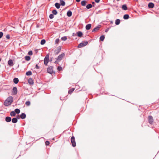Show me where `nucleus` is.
I'll return each instance as SVG.
<instances>
[{"instance_id":"c756f323","label":"nucleus","mask_w":159,"mask_h":159,"mask_svg":"<svg viewBox=\"0 0 159 159\" xmlns=\"http://www.w3.org/2000/svg\"><path fill=\"white\" fill-rule=\"evenodd\" d=\"M46 41L44 39H43L41 41V45H43L45 43Z\"/></svg>"},{"instance_id":"4c0bfd02","label":"nucleus","mask_w":159,"mask_h":159,"mask_svg":"<svg viewBox=\"0 0 159 159\" xmlns=\"http://www.w3.org/2000/svg\"><path fill=\"white\" fill-rule=\"evenodd\" d=\"M28 54L29 55H32L33 54L32 52L31 51H30L29 52Z\"/></svg>"},{"instance_id":"a19ab883","label":"nucleus","mask_w":159,"mask_h":159,"mask_svg":"<svg viewBox=\"0 0 159 159\" xmlns=\"http://www.w3.org/2000/svg\"><path fill=\"white\" fill-rule=\"evenodd\" d=\"M59 41V39H57L55 40V43H58Z\"/></svg>"},{"instance_id":"ea45409f","label":"nucleus","mask_w":159,"mask_h":159,"mask_svg":"<svg viewBox=\"0 0 159 159\" xmlns=\"http://www.w3.org/2000/svg\"><path fill=\"white\" fill-rule=\"evenodd\" d=\"M49 142L48 141H46L45 142V144L46 145H48L49 144Z\"/></svg>"},{"instance_id":"4468645a","label":"nucleus","mask_w":159,"mask_h":159,"mask_svg":"<svg viewBox=\"0 0 159 159\" xmlns=\"http://www.w3.org/2000/svg\"><path fill=\"white\" fill-rule=\"evenodd\" d=\"M77 35L79 37H81L83 35V33L80 31H79L77 33Z\"/></svg>"},{"instance_id":"c9c22d12","label":"nucleus","mask_w":159,"mask_h":159,"mask_svg":"<svg viewBox=\"0 0 159 159\" xmlns=\"http://www.w3.org/2000/svg\"><path fill=\"white\" fill-rule=\"evenodd\" d=\"M52 13L54 15H56L57 13V11L56 10H53L52 11Z\"/></svg>"},{"instance_id":"473e14b6","label":"nucleus","mask_w":159,"mask_h":159,"mask_svg":"<svg viewBox=\"0 0 159 159\" xmlns=\"http://www.w3.org/2000/svg\"><path fill=\"white\" fill-rule=\"evenodd\" d=\"M74 88H72L71 89H70L69 91V94H71L74 91Z\"/></svg>"},{"instance_id":"9b49d317","label":"nucleus","mask_w":159,"mask_h":159,"mask_svg":"<svg viewBox=\"0 0 159 159\" xmlns=\"http://www.w3.org/2000/svg\"><path fill=\"white\" fill-rule=\"evenodd\" d=\"M28 83L30 84H32L34 83V81L33 79L31 78H30L28 80Z\"/></svg>"},{"instance_id":"f3484780","label":"nucleus","mask_w":159,"mask_h":159,"mask_svg":"<svg viewBox=\"0 0 159 159\" xmlns=\"http://www.w3.org/2000/svg\"><path fill=\"white\" fill-rule=\"evenodd\" d=\"M55 6L57 8L59 9L60 7V4L58 3H56L55 4Z\"/></svg>"},{"instance_id":"72a5a7b5","label":"nucleus","mask_w":159,"mask_h":159,"mask_svg":"<svg viewBox=\"0 0 159 159\" xmlns=\"http://www.w3.org/2000/svg\"><path fill=\"white\" fill-rule=\"evenodd\" d=\"M25 104L27 106H29L30 104V102L29 101H27L26 102Z\"/></svg>"},{"instance_id":"39448f33","label":"nucleus","mask_w":159,"mask_h":159,"mask_svg":"<svg viewBox=\"0 0 159 159\" xmlns=\"http://www.w3.org/2000/svg\"><path fill=\"white\" fill-rule=\"evenodd\" d=\"M47 72L51 74H52L53 72V67L52 66H50L48 68Z\"/></svg>"},{"instance_id":"58836bf2","label":"nucleus","mask_w":159,"mask_h":159,"mask_svg":"<svg viewBox=\"0 0 159 159\" xmlns=\"http://www.w3.org/2000/svg\"><path fill=\"white\" fill-rule=\"evenodd\" d=\"M3 35V33L2 32H0V39L1 38Z\"/></svg>"},{"instance_id":"e433bc0d","label":"nucleus","mask_w":159,"mask_h":159,"mask_svg":"<svg viewBox=\"0 0 159 159\" xmlns=\"http://www.w3.org/2000/svg\"><path fill=\"white\" fill-rule=\"evenodd\" d=\"M54 16L53 14H51L49 16V18L51 19H52L53 18Z\"/></svg>"},{"instance_id":"1a4fd4ad","label":"nucleus","mask_w":159,"mask_h":159,"mask_svg":"<svg viewBox=\"0 0 159 159\" xmlns=\"http://www.w3.org/2000/svg\"><path fill=\"white\" fill-rule=\"evenodd\" d=\"M8 64L10 66H12L13 65V62L12 60H9L8 61Z\"/></svg>"},{"instance_id":"b1692460","label":"nucleus","mask_w":159,"mask_h":159,"mask_svg":"<svg viewBox=\"0 0 159 159\" xmlns=\"http://www.w3.org/2000/svg\"><path fill=\"white\" fill-rule=\"evenodd\" d=\"M120 23V20L119 19H117L115 21V24L116 25H119Z\"/></svg>"},{"instance_id":"c85d7f7f","label":"nucleus","mask_w":159,"mask_h":159,"mask_svg":"<svg viewBox=\"0 0 159 159\" xmlns=\"http://www.w3.org/2000/svg\"><path fill=\"white\" fill-rule=\"evenodd\" d=\"M92 7V5L91 4H88L86 6V8L88 9H89L91 8Z\"/></svg>"},{"instance_id":"de8ad7c7","label":"nucleus","mask_w":159,"mask_h":159,"mask_svg":"<svg viewBox=\"0 0 159 159\" xmlns=\"http://www.w3.org/2000/svg\"><path fill=\"white\" fill-rule=\"evenodd\" d=\"M58 49L59 50V51H60L61 49V47H59Z\"/></svg>"},{"instance_id":"aec40b11","label":"nucleus","mask_w":159,"mask_h":159,"mask_svg":"<svg viewBox=\"0 0 159 159\" xmlns=\"http://www.w3.org/2000/svg\"><path fill=\"white\" fill-rule=\"evenodd\" d=\"M87 3V2L86 1H83L81 2V4L82 6H84L86 5Z\"/></svg>"},{"instance_id":"f704fd0d","label":"nucleus","mask_w":159,"mask_h":159,"mask_svg":"<svg viewBox=\"0 0 159 159\" xmlns=\"http://www.w3.org/2000/svg\"><path fill=\"white\" fill-rule=\"evenodd\" d=\"M67 39V38L66 36H64V37H62L61 38V40L63 41H66V40Z\"/></svg>"},{"instance_id":"f8f14e48","label":"nucleus","mask_w":159,"mask_h":159,"mask_svg":"<svg viewBox=\"0 0 159 159\" xmlns=\"http://www.w3.org/2000/svg\"><path fill=\"white\" fill-rule=\"evenodd\" d=\"M5 120L7 122H9L11 120V118L10 117H7L6 118Z\"/></svg>"},{"instance_id":"0eeeda50","label":"nucleus","mask_w":159,"mask_h":159,"mask_svg":"<svg viewBox=\"0 0 159 159\" xmlns=\"http://www.w3.org/2000/svg\"><path fill=\"white\" fill-rule=\"evenodd\" d=\"M65 56V54L64 53H63L59 55L57 58V60H61Z\"/></svg>"},{"instance_id":"cd10ccee","label":"nucleus","mask_w":159,"mask_h":159,"mask_svg":"<svg viewBox=\"0 0 159 159\" xmlns=\"http://www.w3.org/2000/svg\"><path fill=\"white\" fill-rule=\"evenodd\" d=\"M61 5L62 6H64L65 4V2L63 0H60Z\"/></svg>"},{"instance_id":"49530a36","label":"nucleus","mask_w":159,"mask_h":159,"mask_svg":"<svg viewBox=\"0 0 159 159\" xmlns=\"http://www.w3.org/2000/svg\"><path fill=\"white\" fill-rule=\"evenodd\" d=\"M109 29L107 28L105 30V32H107L109 30Z\"/></svg>"},{"instance_id":"ddd939ff","label":"nucleus","mask_w":159,"mask_h":159,"mask_svg":"<svg viewBox=\"0 0 159 159\" xmlns=\"http://www.w3.org/2000/svg\"><path fill=\"white\" fill-rule=\"evenodd\" d=\"M91 27V25L90 24H89L86 26V29L87 30H89Z\"/></svg>"},{"instance_id":"79ce46f5","label":"nucleus","mask_w":159,"mask_h":159,"mask_svg":"<svg viewBox=\"0 0 159 159\" xmlns=\"http://www.w3.org/2000/svg\"><path fill=\"white\" fill-rule=\"evenodd\" d=\"M6 38L7 39H10V35L9 34H7L6 36Z\"/></svg>"},{"instance_id":"2eb2a0df","label":"nucleus","mask_w":159,"mask_h":159,"mask_svg":"<svg viewBox=\"0 0 159 159\" xmlns=\"http://www.w3.org/2000/svg\"><path fill=\"white\" fill-rule=\"evenodd\" d=\"M148 6L149 8H153L154 6V4L152 3H149L148 4Z\"/></svg>"},{"instance_id":"f257e3e1","label":"nucleus","mask_w":159,"mask_h":159,"mask_svg":"<svg viewBox=\"0 0 159 159\" xmlns=\"http://www.w3.org/2000/svg\"><path fill=\"white\" fill-rule=\"evenodd\" d=\"M13 101V98L11 96L8 97L4 102V105L6 106L10 105Z\"/></svg>"},{"instance_id":"f03ea898","label":"nucleus","mask_w":159,"mask_h":159,"mask_svg":"<svg viewBox=\"0 0 159 159\" xmlns=\"http://www.w3.org/2000/svg\"><path fill=\"white\" fill-rule=\"evenodd\" d=\"M88 43L87 41L83 42L80 43L78 46V47L81 48L86 46Z\"/></svg>"},{"instance_id":"7c9ffc66","label":"nucleus","mask_w":159,"mask_h":159,"mask_svg":"<svg viewBox=\"0 0 159 159\" xmlns=\"http://www.w3.org/2000/svg\"><path fill=\"white\" fill-rule=\"evenodd\" d=\"M15 112L17 114H19L20 113V111L18 109H16L15 110Z\"/></svg>"},{"instance_id":"7ed1b4c3","label":"nucleus","mask_w":159,"mask_h":159,"mask_svg":"<svg viewBox=\"0 0 159 159\" xmlns=\"http://www.w3.org/2000/svg\"><path fill=\"white\" fill-rule=\"evenodd\" d=\"M49 55L47 54L44 59V64L47 65L49 61Z\"/></svg>"},{"instance_id":"9d476101","label":"nucleus","mask_w":159,"mask_h":159,"mask_svg":"<svg viewBox=\"0 0 159 159\" xmlns=\"http://www.w3.org/2000/svg\"><path fill=\"white\" fill-rule=\"evenodd\" d=\"M101 26V25H99L97 27L95 28L93 30V31H97L100 28Z\"/></svg>"},{"instance_id":"09e8293b","label":"nucleus","mask_w":159,"mask_h":159,"mask_svg":"<svg viewBox=\"0 0 159 159\" xmlns=\"http://www.w3.org/2000/svg\"><path fill=\"white\" fill-rule=\"evenodd\" d=\"M76 1L77 2H79L80 1V0H76Z\"/></svg>"},{"instance_id":"393cba45","label":"nucleus","mask_w":159,"mask_h":159,"mask_svg":"<svg viewBox=\"0 0 159 159\" xmlns=\"http://www.w3.org/2000/svg\"><path fill=\"white\" fill-rule=\"evenodd\" d=\"M123 18L125 19H127L129 18V16L127 14L125 15L124 16Z\"/></svg>"},{"instance_id":"dca6fc26","label":"nucleus","mask_w":159,"mask_h":159,"mask_svg":"<svg viewBox=\"0 0 159 159\" xmlns=\"http://www.w3.org/2000/svg\"><path fill=\"white\" fill-rule=\"evenodd\" d=\"M67 16L69 17H70L72 15V12L70 11H68L67 13Z\"/></svg>"},{"instance_id":"6ab92c4d","label":"nucleus","mask_w":159,"mask_h":159,"mask_svg":"<svg viewBox=\"0 0 159 159\" xmlns=\"http://www.w3.org/2000/svg\"><path fill=\"white\" fill-rule=\"evenodd\" d=\"M12 121L13 123H16L17 121V120L16 118H14L12 120Z\"/></svg>"},{"instance_id":"8fccbe9b","label":"nucleus","mask_w":159,"mask_h":159,"mask_svg":"<svg viewBox=\"0 0 159 159\" xmlns=\"http://www.w3.org/2000/svg\"><path fill=\"white\" fill-rule=\"evenodd\" d=\"M1 61V59L0 58V61Z\"/></svg>"},{"instance_id":"412c9836","label":"nucleus","mask_w":159,"mask_h":159,"mask_svg":"<svg viewBox=\"0 0 159 159\" xmlns=\"http://www.w3.org/2000/svg\"><path fill=\"white\" fill-rule=\"evenodd\" d=\"M13 81L15 84H16L18 82L19 80L18 78H15L13 80Z\"/></svg>"},{"instance_id":"a878e982","label":"nucleus","mask_w":159,"mask_h":159,"mask_svg":"<svg viewBox=\"0 0 159 159\" xmlns=\"http://www.w3.org/2000/svg\"><path fill=\"white\" fill-rule=\"evenodd\" d=\"M105 39V36L104 35L101 36L100 38V40L101 41H103Z\"/></svg>"},{"instance_id":"37998d69","label":"nucleus","mask_w":159,"mask_h":159,"mask_svg":"<svg viewBox=\"0 0 159 159\" xmlns=\"http://www.w3.org/2000/svg\"><path fill=\"white\" fill-rule=\"evenodd\" d=\"M62 69V68L61 67H58V70H61Z\"/></svg>"},{"instance_id":"a211bd4d","label":"nucleus","mask_w":159,"mask_h":159,"mask_svg":"<svg viewBox=\"0 0 159 159\" xmlns=\"http://www.w3.org/2000/svg\"><path fill=\"white\" fill-rule=\"evenodd\" d=\"M21 118L23 119L25 118L26 115L25 113H22L21 114L20 116Z\"/></svg>"},{"instance_id":"5701e85b","label":"nucleus","mask_w":159,"mask_h":159,"mask_svg":"<svg viewBox=\"0 0 159 159\" xmlns=\"http://www.w3.org/2000/svg\"><path fill=\"white\" fill-rule=\"evenodd\" d=\"M122 8L124 10H126L127 9V7L125 5H122Z\"/></svg>"},{"instance_id":"20e7f679","label":"nucleus","mask_w":159,"mask_h":159,"mask_svg":"<svg viewBox=\"0 0 159 159\" xmlns=\"http://www.w3.org/2000/svg\"><path fill=\"white\" fill-rule=\"evenodd\" d=\"M71 142L73 147H74L76 146V143L75 137L74 136H72L71 138Z\"/></svg>"},{"instance_id":"2f4dec72","label":"nucleus","mask_w":159,"mask_h":159,"mask_svg":"<svg viewBox=\"0 0 159 159\" xmlns=\"http://www.w3.org/2000/svg\"><path fill=\"white\" fill-rule=\"evenodd\" d=\"M26 74L27 75H32V72L30 71H29L26 73Z\"/></svg>"},{"instance_id":"4be33fe9","label":"nucleus","mask_w":159,"mask_h":159,"mask_svg":"<svg viewBox=\"0 0 159 159\" xmlns=\"http://www.w3.org/2000/svg\"><path fill=\"white\" fill-rule=\"evenodd\" d=\"M10 115L11 116H14L16 115L15 112L14 111H12L11 112Z\"/></svg>"},{"instance_id":"a18cd8bd","label":"nucleus","mask_w":159,"mask_h":159,"mask_svg":"<svg viewBox=\"0 0 159 159\" xmlns=\"http://www.w3.org/2000/svg\"><path fill=\"white\" fill-rule=\"evenodd\" d=\"M95 2L97 3H98L99 2L100 0H95Z\"/></svg>"},{"instance_id":"c03bdc74","label":"nucleus","mask_w":159,"mask_h":159,"mask_svg":"<svg viewBox=\"0 0 159 159\" xmlns=\"http://www.w3.org/2000/svg\"><path fill=\"white\" fill-rule=\"evenodd\" d=\"M36 68L37 69H39V67L37 65H36Z\"/></svg>"},{"instance_id":"bb28decb","label":"nucleus","mask_w":159,"mask_h":159,"mask_svg":"<svg viewBox=\"0 0 159 159\" xmlns=\"http://www.w3.org/2000/svg\"><path fill=\"white\" fill-rule=\"evenodd\" d=\"M25 60L26 61H29L30 59V57L29 56H26L25 57Z\"/></svg>"},{"instance_id":"423d86ee","label":"nucleus","mask_w":159,"mask_h":159,"mask_svg":"<svg viewBox=\"0 0 159 159\" xmlns=\"http://www.w3.org/2000/svg\"><path fill=\"white\" fill-rule=\"evenodd\" d=\"M17 88L16 87H13L12 90V93L13 94L15 95L17 93Z\"/></svg>"},{"instance_id":"6e6552de","label":"nucleus","mask_w":159,"mask_h":159,"mask_svg":"<svg viewBox=\"0 0 159 159\" xmlns=\"http://www.w3.org/2000/svg\"><path fill=\"white\" fill-rule=\"evenodd\" d=\"M148 120L150 123L152 124L153 123V120L152 116H149L148 117Z\"/></svg>"}]
</instances>
